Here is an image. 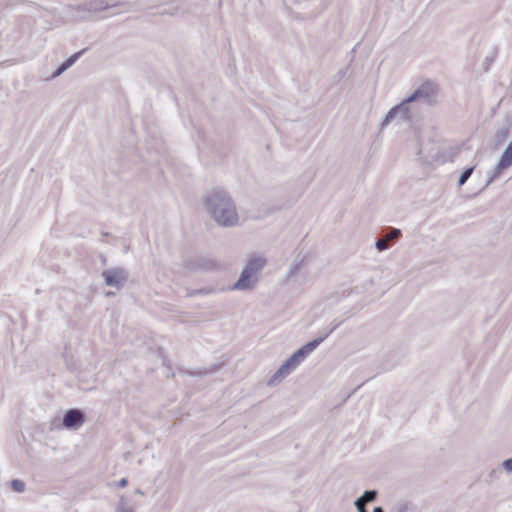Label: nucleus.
I'll return each mask as SVG.
<instances>
[{"label":"nucleus","mask_w":512,"mask_h":512,"mask_svg":"<svg viewBox=\"0 0 512 512\" xmlns=\"http://www.w3.org/2000/svg\"><path fill=\"white\" fill-rule=\"evenodd\" d=\"M204 205L215 220L222 227H234L239 222V215L233 199L220 189L207 192L203 197Z\"/></svg>","instance_id":"nucleus-1"},{"label":"nucleus","mask_w":512,"mask_h":512,"mask_svg":"<svg viewBox=\"0 0 512 512\" xmlns=\"http://www.w3.org/2000/svg\"><path fill=\"white\" fill-rule=\"evenodd\" d=\"M418 109L416 104L410 99H403L399 104L390 108L387 112L383 122L381 124L382 128L386 127L389 123H391L395 118L399 117L404 121H410L416 115Z\"/></svg>","instance_id":"nucleus-2"},{"label":"nucleus","mask_w":512,"mask_h":512,"mask_svg":"<svg viewBox=\"0 0 512 512\" xmlns=\"http://www.w3.org/2000/svg\"><path fill=\"white\" fill-rule=\"evenodd\" d=\"M438 94L439 85L431 80H426L409 97L416 105L421 102L433 106L437 103Z\"/></svg>","instance_id":"nucleus-3"},{"label":"nucleus","mask_w":512,"mask_h":512,"mask_svg":"<svg viewBox=\"0 0 512 512\" xmlns=\"http://www.w3.org/2000/svg\"><path fill=\"white\" fill-rule=\"evenodd\" d=\"M102 277L107 286L114 287L119 290L125 286L128 280V272L124 268L114 267L104 270L102 272Z\"/></svg>","instance_id":"nucleus-4"},{"label":"nucleus","mask_w":512,"mask_h":512,"mask_svg":"<svg viewBox=\"0 0 512 512\" xmlns=\"http://www.w3.org/2000/svg\"><path fill=\"white\" fill-rule=\"evenodd\" d=\"M120 6L130 8L131 4L129 2L109 3L105 0H91V1H88L83 4L78 5L76 7V10L78 12L96 13V12L106 10L108 8H116V7H120Z\"/></svg>","instance_id":"nucleus-5"},{"label":"nucleus","mask_w":512,"mask_h":512,"mask_svg":"<svg viewBox=\"0 0 512 512\" xmlns=\"http://www.w3.org/2000/svg\"><path fill=\"white\" fill-rule=\"evenodd\" d=\"M299 364L293 357H289L272 375L268 381L269 386H275L282 382Z\"/></svg>","instance_id":"nucleus-6"},{"label":"nucleus","mask_w":512,"mask_h":512,"mask_svg":"<svg viewBox=\"0 0 512 512\" xmlns=\"http://www.w3.org/2000/svg\"><path fill=\"white\" fill-rule=\"evenodd\" d=\"M401 235H402V232L400 229L387 227L384 230L383 236L376 240L375 248L378 251H385V250L389 249V247H390L389 242L395 243L396 241H398V239L401 237Z\"/></svg>","instance_id":"nucleus-7"},{"label":"nucleus","mask_w":512,"mask_h":512,"mask_svg":"<svg viewBox=\"0 0 512 512\" xmlns=\"http://www.w3.org/2000/svg\"><path fill=\"white\" fill-rule=\"evenodd\" d=\"M85 421V414L79 409H69L64 413L62 425L66 429H78Z\"/></svg>","instance_id":"nucleus-8"},{"label":"nucleus","mask_w":512,"mask_h":512,"mask_svg":"<svg viewBox=\"0 0 512 512\" xmlns=\"http://www.w3.org/2000/svg\"><path fill=\"white\" fill-rule=\"evenodd\" d=\"M258 282V277L243 268L239 279L233 284L232 290L244 291L253 289Z\"/></svg>","instance_id":"nucleus-9"},{"label":"nucleus","mask_w":512,"mask_h":512,"mask_svg":"<svg viewBox=\"0 0 512 512\" xmlns=\"http://www.w3.org/2000/svg\"><path fill=\"white\" fill-rule=\"evenodd\" d=\"M266 264L267 259L264 256L255 254L248 259L244 269L252 273L254 276H257V273L260 272Z\"/></svg>","instance_id":"nucleus-10"},{"label":"nucleus","mask_w":512,"mask_h":512,"mask_svg":"<svg viewBox=\"0 0 512 512\" xmlns=\"http://www.w3.org/2000/svg\"><path fill=\"white\" fill-rule=\"evenodd\" d=\"M317 348V342L316 341H309L305 345H303L301 348L296 350L291 357L295 359V361L300 364L312 351H314Z\"/></svg>","instance_id":"nucleus-11"},{"label":"nucleus","mask_w":512,"mask_h":512,"mask_svg":"<svg viewBox=\"0 0 512 512\" xmlns=\"http://www.w3.org/2000/svg\"><path fill=\"white\" fill-rule=\"evenodd\" d=\"M367 498L368 501H375L377 498L376 490H366L359 498H357L354 502V506L358 510V512H367L364 509V503H362V499Z\"/></svg>","instance_id":"nucleus-12"},{"label":"nucleus","mask_w":512,"mask_h":512,"mask_svg":"<svg viewBox=\"0 0 512 512\" xmlns=\"http://www.w3.org/2000/svg\"><path fill=\"white\" fill-rule=\"evenodd\" d=\"M195 268L212 271L216 268V262L210 258L199 257L196 260Z\"/></svg>","instance_id":"nucleus-13"},{"label":"nucleus","mask_w":512,"mask_h":512,"mask_svg":"<svg viewBox=\"0 0 512 512\" xmlns=\"http://www.w3.org/2000/svg\"><path fill=\"white\" fill-rule=\"evenodd\" d=\"M474 169H475V167L471 166V167H467V168H465L463 170V172L461 173V175L459 177V180H458V185L459 186H462V185H464L467 182V180L472 175Z\"/></svg>","instance_id":"nucleus-14"},{"label":"nucleus","mask_w":512,"mask_h":512,"mask_svg":"<svg viewBox=\"0 0 512 512\" xmlns=\"http://www.w3.org/2000/svg\"><path fill=\"white\" fill-rule=\"evenodd\" d=\"M117 512H133V508L130 506L128 499L121 497L117 505Z\"/></svg>","instance_id":"nucleus-15"},{"label":"nucleus","mask_w":512,"mask_h":512,"mask_svg":"<svg viewBox=\"0 0 512 512\" xmlns=\"http://www.w3.org/2000/svg\"><path fill=\"white\" fill-rule=\"evenodd\" d=\"M85 50H81L79 52L74 53L71 55L67 60H65L62 65L65 67V69H69L84 53Z\"/></svg>","instance_id":"nucleus-16"},{"label":"nucleus","mask_w":512,"mask_h":512,"mask_svg":"<svg viewBox=\"0 0 512 512\" xmlns=\"http://www.w3.org/2000/svg\"><path fill=\"white\" fill-rule=\"evenodd\" d=\"M85 50H81L79 52L74 53L71 55L67 60H65L62 65L65 67V69H69L84 53Z\"/></svg>","instance_id":"nucleus-17"},{"label":"nucleus","mask_w":512,"mask_h":512,"mask_svg":"<svg viewBox=\"0 0 512 512\" xmlns=\"http://www.w3.org/2000/svg\"><path fill=\"white\" fill-rule=\"evenodd\" d=\"M85 50H81L79 52L74 53L71 55L67 60H65L62 65L65 67V69H69L84 53Z\"/></svg>","instance_id":"nucleus-18"},{"label":"nucleus","mask_w":512,"mask_h":512,"mask_svg":"<svg viewBox=\"0 0 512 512\" xmlns=\"http://www.w3.org/2000/svg\"><path fill=\"white\" fill-rule=\"evenodd\" d=\"M11 488L17 493H23L25 491V483L19 479H13L11 481Z\"/></svg>","instance_id":"nucleus-19"},{"label":"nucleus","mask_w":512,"mask_h":512,"mask_svg":"<svg viewBox=\"0 0 512 512\" xmlns=\"http://www.w3.org/2000/svg\"><path fill=\"white\" fill-rule=\"evenodd\" d=\"M331 330L328 328H324L319 332V336L315 338L313 341L317 342V347L331 334Z\"/></svg>","instance_id":"nucleus-20"},{"label":"nucleus","mask_w":512,"mask_h":512,"mask_svg":"<svg viewBox=\"0 0 512 512\" xmlns=\"http://www.w3.org/2000/svg\"><path fill=\"white\" fill-rule=\"evenodd\" d=\"M394 512H414V509L408 503H401L394 508Z\"/></svg>","instance_id":"nucleus-21"},{"label":"nucleus","mask_w":512,"mask_h":512,"mask_svg":"<svg viewBox=\"0 0 512 512\" xmlns=\"http://www.w3.org/2000/svg\"><path fill=\"white\" fill-rule=\"evenodd\" d=\"M212 292H213V290L210 288H201V289L192 290L191 292L188 293V296L208 295Z\"/></svg>","instance_id":"nucleus-22"},{"label":"nucleus","mask_w":512,"mask_h":512,"mask_svg":"<svg viewBox=\"0 0 512 512\" xmlns=\"http://www.w3.org/2000/svg\"><path fill=\"white\" fill-rule=\"evenodd\" d=\"M217 369H218L217 366H213L210 369H203V370H199L197 372H191L190 375H193V376H195V375L204 376V375H208V374L214 373Z\"/></svg>","instance_id":"nucleus-23"},{"label":"nucleus","mask_w":512,"mask_h":512,"mask_svg":"<svg viewBox=\"0 0 512 512\" xmlns=\"http://www.w3.org/2000/svg\"><path fill=\"white\" fill-rule=\"evenodd\" d=\"M300 268V263H297L296 261H294L290 267H289V270L287 271V277H292L294 276L297 271L299 270Z\"/></svg>","instance_id":"nucleus-24"},{"label":"nucleus","mask_w":512,"mask_h":512,"mask_svg":"<svg viewBox=\"0 0 512 512\" xmlns=\"http://www.w3.org/2000/svg\"><path fill=\"white\" fill-rule=\"evenodd\" d=\"M343 323L342 320H337V319H334L331 323H330V326L327 327L329 330H331V332L333 333L341 324Z\"/></svg>","instance_id":"nucleus-25"},{"label":"nucleus","mask_w":512,"mask_h":512,"mask_svg":"<svg viewBox=\"0 0 512 512\" xmlns=\"http://www.w3.org/2000/svg\"><path fill=\"white\" fill-rule=\"evenodd\" d=\"M66 71L65 67L61 64L51 75L50 79H54L58 76H60L62 73Z\"/></svg>","instance_id":"nucleus-26"},{"label":"nucleus","mask_w":512,"mask_h":512,"mask_svg":"<svg viewBox=\"0 0 512 512\" xmlns=\"http://www.w3.org/2000/svg\"><path fill=\"white\" fill-rule=\"evenodd\" d=\"M502 466L507 472H512V457L504 460Z\"/></svg>","instance_id":"nucleus-27"},{"label":"nucleus","mask_w":512,"mask_h":512,"mask_svg":"<svg viewBox=\"0 0 512 512\" xmlns=\"http://www.w3.org/2000/svg\"><path fill=\"white\" fill-rule=\"evenodd\" d=\"M502 473L501 469L497 468V469H493L490 474H489V477L491 479H494V478H497L500 474Z\"/></svg>","instance_id":"nucleus-28"},{"label":"nucleus","mask_w":512,"mask_h":512,"mask_svg":"<svg viewBox=\"0 0 512 512\" xmlns=\"http://www.w3.org/2000/svg\"><path fill=\"white\" fill-rule=\"evenodd\" d=\"M128 484V480L126 478H122L118 482V487L123 488Z\"/></svg>","instance_id":"nucleus-29"},{"label":"nucleus","mask_w":512,"mask_h":512,"mask_svg":"<svg viewBox=\"0 0 512 512\" xmlns=\"http://www.w3.org/2000/svg\"><path fill=\"white\" fill-rule=\"evenodd\" d=\"M373 512H385L384 509L380 506H377L373 509Z\"/></svg>","instance_id":"nucleus-30"},{"label":"nucleus","mask_w":512,"mask_h":512,"mask_svg":"<svg viewBox=\"0 0 512 512\" xmlns=\"http://www.w3.org/2000/svg\"><path fill=\"white\" fill-rule=\"evenodd\" d=\"M135 493L139 495H144V492L141 489H137Z\"/></svg>","instance_id":"nucleus-31"},{"label":"nucleus","mask_w":512,"mask_h":512,"mask_svg":"<svg viewBox=\"0 0 512 512\" xmlns=\"http://www.w3.org/2000/svg\"><path fill=\"white\" fill-rule=\"evenodd\" d=\"M370 502H371V501H368V500H367V498H363V499H362V503H364V505H365L366 503H370Z\"/></svg>","instance_id":"nucleus-32"}]
</instances>
